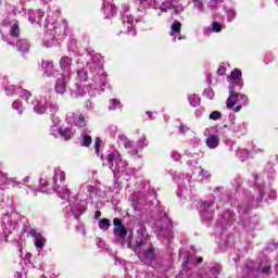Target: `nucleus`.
I'll return each mask as SVG.
<instances>
[{"label":"nucleus","instance_id":"obj_1","mask_svg":"<svg viewBox=\"0 0 278 278\" xmlns=\"http://www.w3.org/2000/svg\"><path fill=\"white\" fill-rule=\"evenodd\" d=\"M137 255L143 264H152L155 262V248L153 244H144V241H139L137 243Z\"/></svg>","mask_w":278,"mask_h":278},{"label":"nucleus","instance_id":"obj_2","mask_svg":"<svg viewBox=\"0 0 278 278\" xmlns=\"http://www.w3.org/2000/svg\"><path fill=\"white\" fill-rule=\"evenodd\" d=\"M241 89L229 87V97L226 101V106L231 110V108L238 105L239 101H244L247 96L244 93H240Z\"/></svg>","mask_w":278,"mask_h":278},{"label":"nucleus","instance_id":"obj_3","mask_svg":"<svg viewBox=\"0 0 278 278\" xmlns=\"http://www.w3.org/2000/svg\"><path fill=\"white\" fill-rule=\"evenodd\" d=\"M34 110L37 114H49L50 116L55 114V106H53V103L47 100H40L35 105Z\"/></svg>","mask_w":278,"mask_h":278},{"label":"nucleus","instance_id":"obj_4","mask_svg":"<svg viewBox=\"0 0 278 278\" xmlns=\"http://www.w3.org/2000/svg\"><path fill=\"white\" fill-rule=\"evenodd\" d=\"M227 81H229V88L242 90V71L235 68L227 77Z\"/></svg>","mask_w":278,"mask_h":278},{"label":"nucleus","instance_id":"obj_5","mask_svg":"<svg viewBox=\"0 0 278 278\" xmlns=\"http://www.w3.org/2000/svg\"><path fill=\"white\" fill-rule=\"evenodd\" d=\"M121 34H128L129 36H136V28H134V16L126 15L123 17Z\"/></svg>","mask_w":278,"mask_h":278},{"label":"nucleus","instance_id":"obj_6","mask_svg":"<svg viewBox=\"0 0 278 278\" xmlns=\"http://www.w3.org/2000/svg\"><path fill=\"white\" fill-rule=\"evenodd\" d=\"M113 225H114L113 233L115 236H118V238H122V239L127 238L128 230L125 227V225H123V220L121 218L115 217L113 219Z\"/></svg>","mask_w":278,"mask_h":278},{"label":"nucleus","instance_id":"obj_7","mask_svg":"<svg viewBox=\"0 0 278 278\" xmlns=\"http://www.w3.org/2000/svg\"><path fill=\"white\" fill-rule=\"evenodd\" d=\"M66 84H68V79L66 80V77L62 76L59 78L55 83V93L64 94L66 92Z\"/></svg>","mask_w":278,"mask_h":278},{"label":"nucleus","instance_id":"obj_8","mask_svg":"<svg viewBox=\"0 0 278 278\" xmlns=\"http://www.w3.org/2000/svg\"><path fill=\"white\" fill-rule=\"evenodd\" d=\"M60 66L62 71L71 73V66H73V60L68 56H62L60 60Z\"/></svg>","mask_w":278,"mask_h":278},{"label":"nucleus","instance_id":"obj_9","mask_svg":"<svg viewBox=\"0 0 278 278\" xmlns=\"http://www.w3.org/2000/svg\"><path fill=\"white\" fill-rule=\"evenodd\" d=\"M218 144H220V137H218V135H211L207 137L206 147H208V149H216Z\"/></svg>","mask_w":278,"mask_h":278},{"label":"nucleus","instance_id":"obj_10","mask_svg":"<svg viewBox=\"0 0 278 278\" xmlns=\"http://www.w3.org/2000/svg\"><path fill=\"white\" fill-rule=\"evenodd\" d=\"M75 129L71 127H65V128H59V134L64 138V140H71L73 136H75Z\"/></svg>","mask_w":278,"mask_h":278},{"label":"nucleus","instance_id":"obj_11","mask_svg":"<svg viewBox=\"0 0 278 278\" xmlns=\"http://www.w3.org/2000/svg\"><path fill=\"white\" fill-rule=\"evenodd\" d=\"M16 47L22 53H29V41L27 39H20Z\"/></svg>","mask_w":278,"mask_h":278},{"label":"nucleus","instance_id":"obj_12","mask_svg":"<svg viewBox=\"0 0 278 278\" xmlns=\"http://www.w3.org/2000/svg\"><path fill=\"white\" fill-rule=\"evenodd\" d=\"M169 36H175V34H181V22L175 21L170 26Z\"/></svg>","mask_w":278,"mask_h":278},{"label":"nucleus","instance_id":"obj_13","mask_svg":"<svg viewBox=\"0 0 278 278\" xmlns=\"http://www.w3.org/2000/svg\"><path fill=\"white\" fill-rule=\"evenodd\" d=\"M188 101L192 108H198V105L201 103V98H199L197 94H191L189 96Z\"/></svg>","mask_w":278,"mask_h":278},{"label":"nucleus","instance_id":"obj_14","mask_svg":"<svg viewBox=\"0 0 278 278\" xmlns=\"http://www.w3.org/2000/svg\"><path fill=\"white\" fill-rule=\"evenodd\" d=\"M10 34L12 38H18V36H21V28L18 27V24H13L11 26Z\"/></svg>","mask_w":278,"mask_h":278},{"label":"nucleus","instance_id":"obj_15","mask_svg":"<svg viewBox=\"0 0 278 278\" xmlns=\"http://www.w3.org/2000/svg\"><path fill=\"white\" fill-rule=\"evenodd\" d=\"M92 144V137L90 135H85L81 140V147H90Z\"/></svg>","mask_w":278,"mask_h":278},{"label":"nucleus","instance_id":"obj_16","mask_svg":"<svg viewBox=\"0 0 278 278\" xmlns=\"http://www.w3.org/2000/svg\"><path fill=\"white\" fill-rule=\"evenodd\" d=\"M210 118L211 121H220V118H223V113H220L219 111H213L210 114Z\"/></svg>","mask_w":278,"mask_h":278},{"label":"nucleus","instance_id":"obj_17","mask_svg":"<svg viewBox=\"0 0 278 278\" xmlns=\"http://www.w3.org/2000/svg\"><path fill=\"white\" fill-rule=\"evenodd\" d=\"M58 177H59L61 182L66 181V173L60 170L59 174H56L54 176V178H53L54 179V184H58Z\"/></svg>","mask_w":278,"mask_h":278},{"label":"nucleus","instance_id":"obj_18","mask_svg":"<svg viewBox=\"0 0 278 278\" xmlns=\"http://www.w3.org/2000/svg\"><path fill=\"white\" fill-rule=\"evenodd\" d=\"M20 97L22 99H24L25 101H27V99H29L31 97V92L29 90H26V89H21Z\"/></svg>","mask_w":278,"mask_h":278},{"label":"nucleus","instance_id":"obj_19","mask_svg":"<svg viewBox=\"0 0 278 278\" xmlns=\"http://www.w3.org/2000/svg\"><path fill=\"white\" fill-rule=\"evenodd\" d=\"M111 225L112 224L110 223V219H108V218H102L99 222V228L100 229H103V227H106V229H108V228H110Z\"/></svg>","mask_w":278,"mask_h":278},{"label":"nucleus","instance_id":"obj_20","mask_svg":"<svg viewBox=\"0 0 278 278\" xmlns=\"http://www.w3.org/2000/svg\"><path fill=\"white\" fill-rule=\"evenodd\" d=\"M29 236H31V238H35V240H39L40 238H42V233L38 232V230L34 228L29 230Z\"/></svg>","mask_w":278,"mask_h":278},{"label":"nucleus","instance_id":"obj_21","mask_svg":"<svg viewBox=\"0 0 278 278\" xmlns=\"http://www.w3.org/2000/svg\"><path fill=\"white\" fill-rule=\"evenodd\" d=\"M47 240L45 239V237H41L40 239H36L35 240V247L37 248V249H42V247H45V242H46Z\"/></svg>","mask_w":278,"mask_h":278},{"label":"nucleus","instance_id":"obj_22","mask_svg":"<svg viewBox=\"0 0 278 278\" xmlns=\"http://www.w3.org/2000/svg\"><path fill=\"white\" fill-rule=\"evenodd\" d=\"M213 31H215V34H220V31H223V25L218 22H213Z\"/></svg>","mask_w":278,"mask_h":278},{"label":"nucleus","instance_id":"obj_23","mask_svg":"<svg viewBox=\"0 0 278 278\" xmlns=\"http://www.w3.org/2000/svg\"><path fill=\"white\" fill-rule=\"evenodd\" d=\"M12 108H13V110H17V112H18L20 115H23V110H21V101L15 100V101L12 103Z\"/></svg>","mask_w":278,"mask_h":278},{"label":"nucleus","instance_id":"obj_24","mask_svg":"<svg viewBox=\"0 0 278 278\" xmlns=\"http://www.w3.org/2000/svg\"><path fill=\"white\" fill-rule=\"evenodd\" d=\"M116 160V154L111 153L106 156V162L110 164V166H114V162Z\"/></svg>","mask_w":278,"mask_h":278},{"label":"nucleus","instance_id":"obj_25","mask_svg":"<svg viewBox=\"0 0 278 278\" xmlns=\"http://www.w3.org/2000/svg\"><path fill=\"white\" fill-rule=\"evenodd\" d=\"M110 101H111L110 110H116V108L121 105V101L117 99H111Z\"/></svg>","mask_w":278,"mask_h":278},{"label":"nucleus","instance_id":"obj_26","mask_svg":"<svg viewBox=\"0 0 278 278\" xmlns=\"http://www.w3.org/2000/svg\"><path fill=\"white\" fill-rule=\"evenodd\" d=\"M77 125H78L79 127H86V116H84L83 114H80V115L78 116V123H77Z\"/></svg>","mask_w":278,"mask_h":278},{"label":"nucleus","instance_id":"obj_27","mask_svg":"<svg viewBox=\"0 0 278 278\" xmlns=\"http://www.w3.org/2000/svg\"><path fill=\"white\" fill-rule=\"evenodd\" d=\"M99 149H101V138L97 137L94 141V150L97 154H99Z\"/></svg>","mask_w":278,"mask_h":278},{"label":"nucleus","instance_id":"obj_28","mask_svg":"<svg viewBox=\"0 0 278 278\" xmlns=\"http://www.w3.org/2000/svg\"><path fill=\"white\" fill-rule=\"evenodd\" d=\"M149 0H135V3H137V5H142V8H147V5H149Z\"/></svg>","mask_w":278,"mask_h":278},{"label":"nucleus","instance_id":"obj_29","mask_svg":"<svg viewBox=\"0 0 278 278\" xmlns=\"http://www.w3.org/2000/svg\"><path fill=\"white\" fill-rule=\"evenodd\" d=\"M225 216H228V218H230V220H236V213H233V211H227L225 213Z\"/></svg>","mask_w":278,"mask_h":278},{"label":"nucleus","instance_id":"obj_30","mask_svg":"<svg viewBox=\"0 0 278 278\" xmlns=\"http://www.w3.org/2000/svg\"><path fill=\"white\" fill-rule=\"evenodd\" d=\"M225 73H227V67L225 66H219L217 68V75H225Z\"/></svg>","mask_w":278,"mask_h":278},{"label":"nucleus","instance_id":"obj_31","mask_svg":"<svg viewBox=\"0 0 278 278\" xmlns=\"http://www.w3.org/2000/svg\"><path fill=\"white\" fill-rule=\"evenodd\" d=\"M262 273H264V275H268V273H270V266H269V265L264 266V267L262 268Z\"/></svg>","mask_w":278,"mask_h":278},{"label":"nucleus","instance_id":"obj_32","mask_svg":"<svg viewBox=\"0 0 278 278\" xmlns=\"http://www.w3.org/2000/svg\"><path fill=\"white\" fill-rule=\"evenodd\" d=\"M110 11H111V16H114V14H116V5L111 4L110 5Z\"/></svg>","mask_w":278,"mask_h":278},{"label":"nucleus","instance_id":"obj_33","mask_svg":"<svg viewBox=\"0 0 278 278\" xmlns=\"http://www.w3.org/2000/svg\"><path fill=\"white\" fill-rule=\"evenodd\" d=\"M28 188H29V187H27V186L21 187L22 194H29Z\"/></svg>","mask_w":278,"mask_h":278},{"label":"nucleus","instance_id":"obj_34","mask_svg":"<svg viewBox=\"0 0 278 278\" xmlns=\"http://www.w3.org/2000/svg\"><path fill=\"white\" fill-rule=\"evenodd\" d=\"M116 164H123V157L121 155L115 156Z\"/></svg>","mask_w":278,"mask_h":278},{"label":"nucleus","instance_id":"obj_35","mask_svg":"<svg viewBox=\"0 0 278 278\" xmlns=\"http://www.w3.org/2000/svg\"><path fill=\"white\" fill-rule=\"evenodd\" d=\"M178 131L180 134H186V127L184 125H180L179 128H178Z\"/></svg>","mask_w":278,"mask_h":278},{"label":"nucleus","instance_id":"obj_36","mask_svg":"<svg viewBox=\"0 0 278 278\" xmlns=\"http://www.w3.org/2000/svg\"><path fill=\"white\" fill-rule=\"evenodd\" d=\"M122 8L124 12H129V4H123Z\"/></svg>","mask_w":278,"mask_h":278},{"label":"nucleus","instance_id":"obj_37","mask_svg":"<svg viewBox=\"0 0 278 278\" xmlns=\"http://www.w3.org/2000/svg\"><path fill=\"white\" fill-rule=\"evenodd\" d=\"M94 218H101V211H96Z\"/></svg>","mask_w":278,"mask_h":278},{"label":"nucleus","instance_id":"obj_38","mask_svg":"<svg viewBox=\"0 0 278 278\" xmlns=\"http://www.w3.org/2000/svg\"><path fill=\"white\" fill-rule=\"evenodd\" d=\"M242 110V104H239L235 108V112H240Z\"/></svg>","mask_w":278,"mask_h":278},{"label":"nucleus","instance_id":"obj_39","mask_svg":"<svg viewBox=\"0 0 278 278\" xmlns=\"http://www.w3.org/2000/svg\"><path fill=\"white\" fill-rule=\"evenodd\" d=\"M138 150H132L131 152H130V155H138Z\"/></svg>","mask_w":278,"mask_h":278},{"label":"nucleus","instance_id":"obj_40","mask_svg":"<svg viewBox=\"0 0 278 278\" xmlns=\"http://www.w3.org/2000/svg\"><path fill=\"white\" fill-rule=\"evenodd\" d=\"M178 40H186V35H180V36L178 37Z\"/></svg>","mask_w":278,"mask_h":278},{"label":"nucleus","instance_id":"obj_41","mask_svg":"<svg viewBox=\"0 0 278 278\" xmlns=\"http://www.w3.org/2000/svg\"><path fill=\"white\" fill-rule=\"evenodd\" d=\"M188 262H190V258H189L188 256H185L184 263H185V264H188Z\"/></svg>","mask_w":278,"mask_h":278},{"label":"nucleus","instance_id":"obj_42","mask_svg":"<svg viewBox=\"0 0 278 278\" xmlns=\"http://www.w3.org/2000/svg\"><path fill=\"white\" fill-rule=\"evenodd\" d=\"M147 114H148L149 118H151V116H153V113L151 111H148Z\"/></svg>","mask_w":278,"mask_h":278},{"label":"nucleus","instance_id":"obj_43","mask_svg":"<svg viewBox=\"0 0 278 278\" xmlns=\"http://www.w3.org/2000/svg\"><path fill=\"white\" fill-rule=\"evenodd\" d=\"M203 262V257H198V264H201Z\"/></svg>","mask_w":278,"mask_h":278},{"label":"nucleus","instance_id":"obj_44","mask_svg":"<svg viewBox=\"0 0 278 278\" xmlns=\"http://www.w3.org/2000/svg\"><path fill=\"white\" fill-rule=\"evenodd\" d=\"M24 181H25V182L29 181V177L26 176V177L24 178Z\"/></svg>","mask_w":278,"mask_h":278},{"label":"nucleus","instance_id":"obj_45","mask_svg":"<svg viewBox=\"0 0 278 278\" xmlns=\"http://www.w3.org/2000/svg\"><path fill=\"white\" fill-rule=\"evenodd\" d=\"M200 8H203V2L200 3Z\"/></svg>","mask_w":278,"mask_h":278},{"label":"nucleus","instance_id":"obj_46","mask_svg":"<svg viewBox=\"0 0 278 278\" xmlns=\"http://www.w3.org/2000/svg\"><path fill=\"white\" fill-rule=\"evenodd\" d=\"M4 240H5V242H8V236H5V239H4Z\"/></svg>","mask_w":278,"mask_h":278},{"label":"nucleus","instance_id":"obj_47","mask_svg":"<svg viewBox=\"0 0 278 278\" xmlns=\"http://www.w3.org/2000/svg\"><path fill=\"white\" fill-rule=\"evenodd\" d=\"M163 12H166V9H163Z\"/></svg>","mask_w":278,"mask_h":278}]
</instances>
